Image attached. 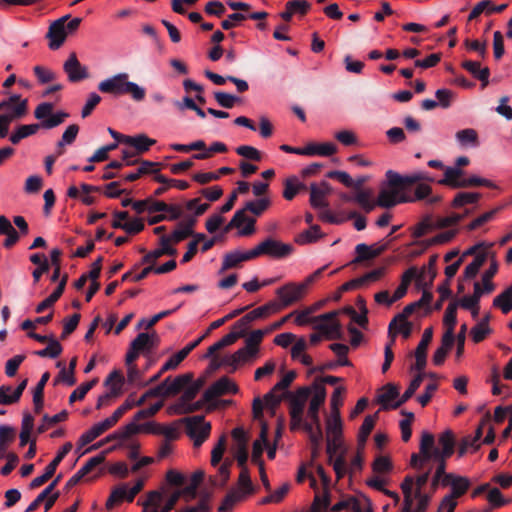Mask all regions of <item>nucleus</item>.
<instances>
[{"mask_svg": "<svg viewBox=\"0 0 512 512\" xmlns=\"http://www.w3.org/2000/svg\"><path fill=\"white\" fill-rule=\"evenodd\" d=\"M202 341L203 337H199L198 339L189 343L183 349L178 351L163 364L162 371H169L175 369L189 355V353L192 350H194Z\"/></svg>", "mask_w": 512, "mask_h": 512, "instance_id": "26", "label": "nucleus"}, {"mask_svg": "<svg viewBox=\"0 0 512 512\" xmlns=\"http://www.w3.org/2000/svg\"><path fill=\"white\" fill-rule=\"evenodd\" d=\"M253 249L242 252L235 250L224 255L221 271L238 267L242 262L254 259Z\"/></svg>", "mask_w": 512, "mask_h": 512, "instance_id": "25", "label": "nucleus"}, {"mask_svg": "<svg viewBox=\"0 0 512 512\" xmlns=\"http://www.w3.org/2000/svg\"><path fill=\"white\" fill-rule=\"evenodd\" d=\"M124 381L123 375L120 371L114 370L111 372L104 381V386L109 387V391L99 396L96 409L109 406L112 400L121 394V385Z\"/></svg>", "mask_w": 512, "mask_h": 512, "instance_id": "9", "label": "nucleus"}, {"mask_svg": "<svg viewBox=\"0 0 512 512\" xmlns=\"http://www.w3.org/2000/svg\"><path fill=\"white\" fill-rule=\"evenodd\" d=\"M312 387H300L295 393L284 392V396L289 398V414L291 418L290 429L297 430L302 423V416H304V409L307 400L311 396Z\"/></svg>", "mask_w": 512, "mask_h": 512, "instance_id": "4", "label": "nucleus"}, {"mask_svg": "<svg viewBox=\"0 0 512 512\" xmlns=\"http://www.w3.org/2000/svg\"><path fill=\"white\" fill-rule=\"evenodd\" d=\"M314 394L309 402L307 415L315 426L321 425L319 409L324 404L326 399V389L321 383L314 381L312 384Z\"/></svg>", "mask_w": 512, "mask_h": 512, "instance_id": "13", "label": "nucleus"}, {"mask_svg": "<svg viewBox=\"0 0 512 512\" xmlns=\"http://www.w3.org/2000/svg\"><path fill=\"white\" fill-rule=\"evenodd\" d=\"M461 66L481 82L482 88L488 85L490 76V69L488 67L481 68L480 62L472 60L463 61Z\"/></svg>", "mask_w": 512, "mask_h": 512, "instance_id": "27", "label": "nucleus"}, {"mask_svg": "<svg viewBox=\"0 0 512 512\" xmlns=\"http://www.w3.org/2000/svg\"><path fill=\"white\" fill-rule=\"evenodd\" d=\"M49 40L48 46L51 50L59 49L64 43V16L54 21L46 34Z\"/></svg>", "mask_w": 512, "mask_h": 512, "instance_id": "19", "label": "nucleus"}, {"mask_svg": "<svg viewBox=\"0 0 512 512\" xmlns=\"http://www.w3.org/2000/svg\"><path fill=\"white\" fill-rule=\"evenodd\" d=\"M201 388V382H191L183 391L182 396L179 399L178 407L179 410L184 408L186 405L191 403L192 400L195 399L199 390Z\"/></svg>", "mask_w": 512, "mask_h": 512, "instance_id": "51", "label": "nucleus"}, {"mask_svg": "<svg viewBox=\"0 0 512 512\" xmlns=\"http://www.w3.org/2000/svg\"><path fill=\"white\" fill-rule=\"evenodd\" d=\"M236 153L246 159L260 162L262 160L261 152L253 146L241 145L236 148Z\"/></svg>", "mask_w": 512, "mask_h": 512, "instance_id": "64", "label": "nucleus"}, {"mask_svg": "<svg viewBox=\"0 0 512 512\" xmlns=\"http://www.w3.org/2000/svg\"><path fill=\"white\" fill-rule=\"evenodd\" d=\"M115 426V424L108 417L103 421L94 424L89 430L82 434L79 439L81 446H85L95 440L97 437L105 433L107 430Z\"/></svg>", "mask_w": 512, "mask_h": 512, "instance_id": "21", "label": "nucleus"}, {"mask_svg": "<svg viewBox=\"0 0 512 512\" xmlns=\"http://www.w3.org/2000/svg\"><path fill=\"white\" fill-rule=\"evenodd\" d=\"M493 306L499 308L504 314L512 310V284L494 298Z\"/></svg>", "mask_w": 512, "mask_h": 512, "instance_id": "40", "label": "nucleus"}, {"mask_svg": "<svg viewBox=\"0 0 512 512\" xmlns=\"http://www.w3.org/2000/svg\"><path fill=\"white\" fill-rule=\"evenodd\" d=\"M498 272V263L495 259L492 260L490 267L482 275V283L485 286L486 293L489 294L494 291L495 285L492 278Z\"/></svg>", "mask_w": 512, "mask_h": 512, "instance_id": "59", "label": "nucleus"}, {"mask_svg": "<svg viewBox=\"0 0 512 512\" xmlns=\"http://www.w3.org/2000/svg\"><path fill=\"white\" fill-rule=\"evenodd\" d=\"M27 111V100H23L22 102L18 103L13 110V113H7L0 115V124L6 126L9 128L10 122L14 118H19L23 116Z\"/></svg>", "mask_w": 512, "mask_h": 512, "instance_id": "56", "label": "nucleus"}, {"mask_svg": "<svg viewBox=\"0 0 512 512\" xmlns=\"http://www.w3.org/2000/svg\"><path fill=\"white\" fill-rule=\"evenodd\" d=\"M232 461L226 459L218 469V476H210L209 482L213 487L224 488L230 478Z\"/></svg>", "mask_w": 512, "mask_h": 512, "instance_id": "36", "label": "nucleus"}, {"mask_svg": "<svg viewBox=\"0 0 512 512\" xmlns=\"http://www.w3.org/2000/svg\"><path fill=\"white\" fill-rule=\"evenodd\" d=\"M122 95H130L133 100L140 102L145 98L146 91L137 83L129 81V75L127 73H122L119 96Z\"/></svg>", "mask_w": 512, "mask_h": 512, "instance_id": "23", "label": "nucleus"}, {"mask_svg": "<svg viewBox=\"0 0 512 512\" xmlns=\"http://www.w3.org/2000/svg\"><path fill=\"white\" fill-rule=\"evenodd\" d=\"M238 386L229 377L223 376L214 382L204 393L203 398L206 402L226 394H236Z\"/></svg>", "mask_w": 512, "mask_h": 512, "instance_id": "12", "label": "nucleus"}, {"mask_svg": "<svg viewBox=\"0 0 512 512\" xmlns=\"http://www.w3.org/2000/svg\"><path fill=\"white\" fill-rule=\"evenodd\" d=\"M163 499V493L158 490L150 491L143 503V512H159V504Z\"/></svg>", "mask_w": 512, "mask_h": 512, "instance_id": "55", "label": "nucleus"}, {"mask_svg": "<svg viewBox=\"0 0 512 512\" xmlns=\"http://www.w3.org/2000/svg\"><path fill=\"white\" fill-rule=\"evenodd\" d=\"M33 72L38 83L41 85L52 83L59 78L58 73L44 65L34 66Z\"/></svg>", "mask_w": 512, "mask_h": 512, "instance_id": "41", "label": "nucleus"}, {"mask_svg": "<svg viewBox=\"0 0 512 512\" xmlns=\"http://www.w3.org/2000/svg\"><path fill=\"white\" fill-rule=\"evenodd\" d=\"M385 177L378 194V205L386 209L393 208L400 203H410L428 198L432 193V188L423 182L435 181L425 171L401 175L394 170H387Z\"/></svg>", "mask_w": 512, "mask_h": 512, "instance_id": "1", "label": "nucleus"}, {"mask_svg": "<svg viewBox=\"0 0 512 512\" xmlns=\"http://www.w3.org/2000/svg\"><path fill=\"white\" fill-rule=\"evenodd\" d=\"M455 138L462 147H477L479 145L478 133L473 128L457 131Z\"/></svg>", "mask_w": 512, "mask_h": 512, "instance_id": "35", "label": "nucleus"}, {"mask_svg": "<svg viewBox=\"0 0 512 512\" xmlns=\"http://www.w3.org/2000/svg\"><path fill=\"white\" fill-rule=\"evenodd\" d=\"M120 446H121V443L116 444L113 447L107 449L106 451H103L100 454L88 459L87 462L82 466V468L69 479V481L66 483V487H72V486L76 485L82 477H84L85 475L90 473L95 467L99 466L100 464H102L104 462L105 455L108 452H110Z\"/></svg>", "mask_w": 512, "mask_h": 512, "instance_id": "15", "label": "nucleus"}, {"mask_svg": "<svg viewBox=\"0 0 512 512\" xmlns=\"http://www.w3.org/2000/svg\"><path fill=\"white\" fill-rule=\"evenodd\" d=\"M115 426V424L108 417L103 421L94 424L89 430L82 434L79 439L81 446H85L95 440L97 437L105 433L107 430Z\"/></svg>", "mask_w": 512, "mask_h": 512, "instance_id": "22", "label": "nucleus"}, {"mask_svg": "<svg viewBox=\"0 0 512 512\" xmlns=\"http://www.w3.org/2000/svg\"><path fill=\"white\" fill-rule=\"evenodd\" d=\"M327 437L341 439L342 437V420L340 412H331L326 420Z\"/></svg>", "mask_w": 512, "mask_h": 512, "instance_id": "37", "label": "nucleus"}, {"mask_svg": "<svg viewBox=\"0 0 512 512\" xmlns=\"http://www.w3.org/2000/svg\"><path fill=\"white\" fill-rule=\"evenodd\" d=\"M160 163L148 160H141L136 172L129 173L124 176L125 181L133 182L138 180L143 175H149L159 172Z\"/></svg>", "mask_w": 512, "mask_h": 512, "instance_id": "30", "label": "nucleus"}, {"mask_svg": "<svg viewBox=\"0 0 512 512\" xmlns=\"http://www.w3.org/2000/svg\"><path fill=\"white\" fill-rule=\"evenodd\" d=\"M161 248L150 251L145 254L141 260V264H155L158 258L163 255L176 256L177 250L170 245V238L164 235L160 238Z\"/></svg>", "mask_w": 512, "mask_h": 512, "instance_id": "18", "label": "nucleus"}, {"mask_svg": "<svg viewBox=\"0 0 512 512\" xmlns=\"http://www.w3.org/2000/svg\"><path fill=\"white\" fill-rule=\"evenodd\" d=\"M313 313L312 308H307L301 312H296L295 323L299 326L308 323L314 324V329L318 330L326 339H342L343 330L338 320L339 311H330L318 316L309 317Z\"/></svg>", "mask_w": 512, "mask_h": 512, "instance_id": "2", "label": "nucleus"}, {"mask_svg": "<svg viewBox=\"0 0 512 512\" xmlns=\"http://www.w3.org/2000/svg\"><path fill=\"white\" fill-rule=\"evenodd\" d=\"M80 187H81V192L79 191V189L77 187L71 186L67 192L68 196L72 197V198L79 197L85 205L94 204L95 197L91 196L90 193L99 192V191H101V188L98 186H92V185L85 184V183L81 184Z\"/></svg>", "mask_w": 512, "mask_h": 512, "instance_id": "28", "label": "nucleus"}, {"mask_svg": "<svg viewBox=\"0 0 512 512\" xmlns=\"http://www.w3.org/2000/svg\"><path fill=\"white\" fill-rule=\"evenodd\" d=\"M425 374L419 373L417 374L410 382L408 388L403 393V395L394 403H392L391 408L397 409L400 406H402L405 402H407L417 391V389L420 387Z\"/></svg>", "mask_w": 512, "mask_h": 512, "instance_id": "34", "label": "nucleus"}, {"mask_svg": "<svg viewBox=\"0 0 512 512\" xmlns=\"http://www.w3.org/2000/svg\"><path fill=\"white\" fill-rule=\"evenodd\" d=\"M326 196L323 195L318 189V185L313 183L310 186V204L315 209L327 208L328 202L325 199Z\"/></svg>", "mask_w": 512, "mask_h": 512, "instance_id": "57", "label": "nucleus"}, {"mask_svg": "<svg viewBox=\"0 0 512 512\" xmlns=\"http://www.w3.org/2000/svg\"><path fill=\"white\" fill-rule=\"evenodd\" d=\"M214 98L216 102L223 108L231 109L234 107V105L238 102H240V98L238 96L222 92V91H216L214 92Z\"/></svg>", "mask_w": 512, "mask_h": 512, "instance_id": "62", "label": "nucleus"}, {"mask_svg": "<svg viewBox=\"0 0 512 512\" xmlns=\"http://www.w3.org/2000/svg\"><path fill=\"white\" fill-rule=\"evenodd\" d=\"M278 300L279 311L299 302L307 293L301 283L288 282L275 291Z\"/></svg>", "mask_w": 512, "mask_h": 512, "instance_id": "6", "label": "nucleus"}, {"mask_svg": "<svg viewBox=\"0 0 512 512\" xmlns=\"http://www.w3.org/2000/svg\"><path fill=\"white\" fill-rule=\"evenodd\" d=\"M248 496H250L249 493L237 487L231 488L218 507V512H231L237 503L245 500Z\"/></svg>", "mask_w": 512, "mask_h": 512, "instance_id": "24", "label": "nucleus"}, {"mask_svg": "<svg viewBox=\"0 0 512 512\" xmlns=\"http://www.w3.org/2000/svg\"><path fill=\"white\" fill-rule=\"evenodd\" d=\"M424 274H425L424 268L422 269L421 272H418L416 267H410L402 274L400 284L404 285L408 288L410 283L412 282V280L415 279L417 286L420 287L423 285V283H425L424 282Z\"/></svg>", "mask_w": 512, "mask_h": 512, "instance_id": "52", "label": "nucleus"}, {"mask_svg": "<svg viewBox=\"0 0 512 512\" xmlns=\"http://www.w3.org/2000/svg\"><path fill=\"white\" fill-rule=\"evenodd\" d=\"M50 379L49 372H45L42 374L39 382L37 383L34 392H33V403L35 406V411L38 413L43 407V395H44V388L47 382Z\"/></svg>", "mask_w": 512, "mask_h": 512, "instance_id": "43", "label": "nucleus"}, {"mask_svg": "<svg viewBox=\"0 0 512 512\" xmlns=\"http://www.w3.org/2000/svg\"><path fill=\"white\" fill-rule=\"evenodd\" d=\"M435 442L434 435L424 431L421 436V441L419 445V451L424 456V459L426 460H434L437 463L435 474L437 476H442L446 472V461L448 458H444V456L436 455V454H430L429 453V447H433Z\"/></svg>", "mask_w": 512, "mask_h": 512, "instance_id": "11", "label": "nucleus"}, {"mask_svg": "<svg viewBox=\"0 0 512 512\" xmlns=\"http://www.w3.org/2000/svg\"><path fill=\"white\" fill-rule=\"evenodd\" d=\"M481 198V194L477 192H459L455 195L451 206L453 208H461L469 204H475Z\"/></svg>", "mask_w": 512, "mask_h": 512, "instance_id": "45", "label": "nucleus"}, {"mask_svg": "<svg viewBox=\"0 0 512 512\" xmlns=\"http://www.w3.org/2000/svg\"><path fill=\"white\" fill-rule=\"evenodd\" d=\"M66 74L68 80L72 83H78L89 78L88 68L82 64L70 67Z\"/></svg>", "mask_w": 512, "mask_h": 512, "instance_id": "61", "label": "nucleus"}, {"mask_svg": "<svg viewBox=\"0 0 512 512\" xmlns=\"http://www.w3.org/2000/svg\"><path fill=\"white\" fill-rule=\"evenodd\" d=\"M115 426V424L108 417L103 421L94 424L89 430L82 434L79 439L81 446H85L95 440L97 437L105 433L107 430Z\"/></svg>", "mask_w": 512, "mask_h": 512, "instance_id": "20", "label": "nucleus"}, {"mask_svg": "<svg viewBox=\"0 0 512 512\" xmlns=\"http://www.w3.org/2000/svg\"><path fill=\"white\" fill-rule=\"evenodd\" d=\"M122 81V73L113 75L112 77L102 80L98 84V90L102 93L111 94L115 97H119V90Z\"/></svg>", "mask_w": 512, "mask_h": 512, "instance_id": "31", "label": "nucleus"}, {"mask_svg": "<svg viewBox=\"0 0 512 512\" xmlns=\"http://www.w3.org/2000/svg\"><path fill=\"white\" fill-rule=\"evenodd\" d=\"M246 208L237 210L230 220V222L225 226L224 232H229L233 228H240L244 223L246 226L241 229L238 234L240 236H249L255 232V219L249 218L246 215Z\"/></svg>", "mask_w": 512, "mask_h": 512, "instance_id": "14", "label": "nucleus"}, {"mask_svg": "<svg viewBox=\"0 0 512 512\" xmlns=\"http://www.w3.org/2000/svg\"><path fill=\"white\" fill-rule=\"evenodd\" d=\"M271 204L268 198H260L256 201H249L246 203L245 208L247 211L256 216H260Z\"/></svg>", "mask_w": 512, "mask_h": 512, "instance_id": "63", "label": "nucleus"}, {"mask_svg": "<svg viewBox=\"0 0 512 512\" xmlns=\"http://www.w3.org/2000/svg\"><path fill=\"white\" fill-rule=\"evenodd\" d=\"M377 419V413L374 415H367L359 429L358 443L359 445H365L370 433L372 432L375 422Z\"/></svg>", "mask_w": 512, "mask_h": 512, "instance_id": "49", "label": "nucleus"}, {"mask_svg": "<svg viewBox=\"0 0 512 512\" xmlns=\"http://www.w3.org/2000/svg\"><path fill=\"white\" fill-rule=\"evenodd\" d=\"M155 143L156 140L149 138L145 134H138L136 136H128V138H124V144L134 148V151L138 155L147 152Z\"/></svg>", "mask_w": 512, "mask_h": 512, "instance_id": "29", "label": "nucleus"}, {"mask_svg": "<svg viewBox=\"0 0 512 512\" xmlns=\"http://www.w3.org/2000/svg\"><path fill=\"white\" fill-rule=\"evenodd\" d=\"M61 479V474L57 477L30 503L24 512H34L42 502L54 491L56 485Z\"/></svg>", "mask_w": 512, "mask_h": 512, "instance_id": "44", "label": "nucleus"}, {"mask_svg": "<svg viewBox=\"0 0 512 512\" xmlns=\"http://www.w3.org/2000/svg\"><path fill=\"white\" fill-rule=\"evenodd\" d=\"M501 210V207H496L490 211H487L485 213H483L482 215L478 216L477 218H475L473 221H471L468 225H467V230L469 231H472V230H475L481 226H483L484 224L492 221L496 214Z\"/></svg>", "mask_w": 512, "mask_h": 512, "instance_id": "58", "label": "nucleus"}, {"mask_svg": "<svg viewBox=\"0 0 512 512\" xmlns=\"http://www.w3.org/2000/svg\"><path fill=\"white\" fill-rule=\"evenodd\" d=\"M305 185L298 181L297 177H289L284 182L283 197L286 200H292L300 189H304Z\"/></svg>", "mask_w": 512, "mask_h": 512, "instance_id": "54", "label": "nucleus"}, {"mask_svg": "<svg viewBox=\"0 0 512 512\" xmlns=\"http://www.w3.org/2000/svg\"><path fill=\"white\" fill-rule=\"evenodd\" d=\"M53 110L54 104L51 102H42L36 107L34 116L41 121L40 127L52 129L64 122V111L53 113Z\"/></svg>", "mask_w": 512, "mask_h": 512, "instance_id": "8", "label": "nucleus"}, {"mask_svg": "<svg viewBox=\"0 0 512 512\" xmlns=\"http://www.w3.org/2000/svg\"><path fill=\"white\" fill-rule=\"evenodd\" d=\"M277 312H279V307L277 305V301L272 300V301H269L268 303H266L265 305L260 306L256 309L252 310L251 312L247 313L245 320H250V322L252 323L253 321H255L257 319L265 318V317L269 316L270 314H274Z\"/></svg>", "mask_w": 512, "mask_h": 512, "instance_id": "33", "label": "nucleus"}, {"mask_svg": "<svg viewBox=\"0 0 512 512\" xmlns=\"http://www.w3.org/2000/svg\"><path fill=\"white\" fill-rule=\"evenodd\" d=\"M98 383V378L82 383L76 388L69 396V402L74 403L77 400H82L85 395Z\"/></svg>", "mask_w": 512, "mask_h": 512, "instance_id": "60", "label": "nucleus"}, {"mask_svg": "<svg viewBox=\"0 0 512 512\" xmlns=\"http://www.w3.org/2000/svg\"><path fill=\"white\" fill-rule=\"evenodd\" d=\"M438 443L440 447H429L430 454H436L444 456V458H450L454 453L455 448V436L451 430H446L441 433L438 437Z\"/></svg>", "mask_w": 512, "mask_h": 512, "instance_id": "16", "label": "nucleus"}, {"mask_svg": "<svg viewBox=\"0 0 512 512\" xmlns=\"http://www.w3.org/2000/svg\"><path fill=\"white\" fill-rule=\"evenodd\" d=\"M337 147L335 144L327 142L321 144L310 143L304 147V153L307 156H331L336 153Z\"/></svg>", "mask_w": 512, "mask_h": 512, "instance_id": "32", "label": "nucleus"}, {"mask_svg": "<svg viewBox=\"0 0 512 512\" xmlns=\"http://www.w3.org/2000/svg\"><path fill=\"white\" fill-rule=\"evenodd\" d=\"M241 472L238 477L237 481V488L249 493L250 495L254 494L256 491V488L254 484L252 483L249 469L246 466H240Z\"/></svg>", "mask_w": 512, "mask_h": 512, "instance_id": "53", "label": "nucleus"}, {"mask_svg": "<svg viewBox=\"0 0 512 512\" xmlns=\"http://www.w3.org/2000/svg\"><path fill=\"white\" fill-rule=\"evenodd\" d=\"M387 249H388V243L375 244L372 246H368L365 243H360L355 247V252H356L357 256L353 260V262L361 263L364 261L374 259V258L378 257L379 255H381Z\"/></svg>", "mask_w": 512, "mask_h": 512, "instance_id": "17", "label": "nucleus"}, {"mask_svg": "<svg viewBox=\"0 0 512 512\" xmlns=\"http://www.w3.org/2000/svg\"><path fill=\"white\" fill-rule=\"evenodd\" d=\"M63 293H64V276L60 279L55 291L50 296H48L46 299H44L42 302H40L37 305L35 311L37 313H42L46 309L52 307L53 304L56 301H58V299L62 296Z\"/></svg>", "mask_w": 512, "mask_h": 512, "instance_id": "42", "label": "nucleus"}, {"mask_svg": "<svg viewBox=\"0 0 512 512\" xmlns=\"http://www.w3.org/2000/svg\"><path fill=\"white\" fill-rule=\"evenodd\" d=\"M265 336V331L262 329L254 330L250 333V335L245 340V348L250 351L252 355L257 356L259 352V345L262 342L263 337Z\"/></svg>", "mask_w": 512, "mask_h": 512, "instance_id": "48", "label": "nucleus"}, {"mask_svg": "<svg viewBox=\"0 0 512 512\" xmlns=\"http://www.w3.org/2000/svg\"><path fill=\"white\" fill-rule=\"evenodd\" d=\"M193 376L190 373L177 376L172 382H168L165 389L167 396L176 395L192 382Z\"/></svg>", "mask_w": 512, "mask_h": 512, "instance_id": "39", "label": "nucleus"}, {"mask_svg": "<svg viewBox=\"0 0 512 512\" xmlns=\"http://www.w3.org/2000/svg\"><path fill=\"white\" fill-rule=\"evenodd\" d=\"M40 128L39 124L20 125L10 136L13 144H18L22 139L35 134Z\"/></svg>", "mask_w": 512, "mask_h": 512, "instance_id": "50", "label": "nucleus"}, {"mask_svg": "<svg viewBox=\"0 0 512 512\" xmlns=\"http://www.w3.org/2000/svg\"><path fill=\"white\" fill-rule=\"evenodd\" d=\"M293 251L291 244L282 243L271 237L266 238L253 248L255 258L266 255L272 258L281 259L289 256Z\"/></svg>", "mask_w": 512, "mask_h": 512, "instance_id": "7", "label": "nucleus"}, {"mask_svg": "<svg viewBox=\"0 0 512 512\" xmlns=\"http://www.w3.org/2000/svg\"><path fill=\"white\" fill-rule=\"evenodd\" d=\"M464 171L456 167H447L445 169V178L438 180V184L450 187L452 189L468 188L485 186L491 189H496L497 185L489 179L472 175L468 178H463Z\"/></svg>", "mask_w": 512, "mask_h": 512, "instance_id": "3", "label": "nucleus"}, {"mask_svg": "<svg viewBox=\"0 0 512 512\" xmlns=\"http://www.w3.org/2000/svg\"><path fill=\"white\" fill-rule=\"evenodd\" d=\"M382 390L383 392L377 397V402L382 405L383 409H392L390 402L399 397L398 388L394 384L388 383Z\"/></svg>", "mask_w": 512, "mask_h": 512, "instance_id": "38", "label": "nucleus"}, {"mask_svg": "<svg viewBox=\"0 0 512 512\" xmlns=\"http://www.w3.org/2000/svg\"><path fill=\"white\" fill-rule=\"evenodd\" d=\"M185 424L186 434L193 440L195 447H200L211 432L210 422H206L204 416L196 415L180 420Z\"/></svg>", "mask_w": 512, "mask_h": 512, "instance_id": "5", "label": "nucleus"}, {"mask_svg": "<svg viewBox=\"0 0 512 512\" xmlns=\"http://www.w3.org/2000/svg\"><path fill=\"white\" fill-rule=\"evenodd\" d=\"M128 489L126 484L116 486L110 493L106 501V508L112 509L115 505L121 503L123 500L127 501Z\"/></svg>", "mask_w": 512, "mask_h": 512, "instance_id": "47", "label": "nucleus"}, {"mask_svg": "<svg viewBox=\"0 0 512 512\" xmlns=\"http://www.w3.org/2000/svg\"><path fill=\"white\" fill-rule=\"evenodd\" d=\"M413 478L407 475L401 483V490L404 495V508L402 512H413V498H412Z\"/></svg>", "mask_w": 512, "mask_h": 512, "instance_id": "46", "label": "nucleus"}, {"mask_svg": "<svg viewBox=\"0 0 512 512\" xmlns=\"http://www.w3.org/2000/svg\"><path fill=\"white\" fill-rule=\"evenodd\" d=\"M342 448L341 439L327 437L326 453L328 454V462L333 465V469L338 479H341L347 473V461L343 453H340L335 460L334 455Z\"/></svg>", "mask_w": 512, "mask_h": 512, "instance_id": "10", "label": "nucleus"}]
</instances>
